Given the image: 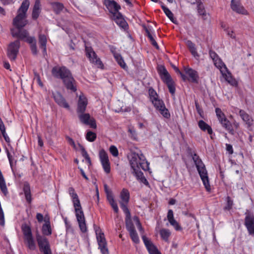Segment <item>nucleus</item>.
Returning a JSON list of instances; mask_svg holds the SVG:
<instances>
[{"mask_svg":"<svg viewBox=\"0 0 254 254\" xmlns=\"http://www.w3.org/2000/svg\"><path fill=\"white\" fill-rule=\"evenodd\" d=\"M239 115L244 121L246 122L247 123H249L250 116L245 111L240 110Z\"/></svg>","mask_w":254,"mask_h":254,"instance_id":"09e8293b","label":"nucleus"},{"mask_svg":"<svg viewBox=\"0 0 254 254\" xmlns=\"http://www.w3.org/2000/svg\"><path fill=\"white\" fill-rule=\"evenodd\" d=\"M192 160L197 168V170L202 181L203 184L207 191H210L211 187L209 183V180L208 176L207 171L205 168V165L202 162L201 159L196 154H191Z\"/></svg>","mask_w":254,"mask_h":254,"instance_id":"f03ea898","label":"nucleus"},{"mask_svg":"<svg viewBox=\"0 0 254 254\" xmlns=\"http://www.w3.org/2000/svg\"><path fill=\"white\" fill-rule=\"evenodd\" d=\"M209 55L210 58L212 60L214 64L220 70V72H223L224 70H226V65L215 51L210 50L209 51Z\"/></svg>","mask_w":254,"mask_h":254,"instance_id":"9b49d317","label":"nucleus"},{"mask_svg":"<svg viewBox=\"0 0 254 254\" xmlns=\"http://www.w3.org/2000/svg\"><path fill=\"white\" fill-rule=\"evenodd\" d=\"M36 239L40 252L43 254H52L50 243L45 236L41 235L37 232L36 234Z\"/></svg>","mask_w":254,"mask_h":254,"instance_id":"20e7f679","label":"nucleus"},{"mask_svg":"<svg viewBox=\"0 0 254 254\" xmlns=\"http://www.w3.org/2000/svg\"><path fill=\"white\" fill-rule=\"evenodd\" d=\"M96 238L98 244V248L100 250L102 254H109V250L107 247V243L103 233L99 232L97 233L96 231Z\"/></svg>","mask_w":254,"mask_h":254,"instance_id":"1a4fd4ad","label":"nucleus"},{"mask_svg":"<svg viewBox=\"0 0 254 254\" xmlns=\"http://www.w3.org/2000/svg\"><path fill=\"white\" fill-rule=\"evenodd\" d=\"M186 44L189 50L195 47V44L190 40H187V41L186 42Z\"/></svg>","mask_w":254,"mask_h":254,"instance_id":"0e129e2a","label":"nucleus"},{"mask_svg":"<svg viewBox=\"0 0 254 254\" xmlns=\"http://www.w3.org/2000/svg\"><path fill=\"white\" fill-rule=\"evenodd\" d=\"M226 70H224L223 72H221V73H222L223 76L225 78V80L229 83H231L232 84H233L232 83L233 78L231 76V74L229 71L227 67H226Z\"/></svg>","mask_w":254,"mask_h":254,"instance_id":"c03bdc74","label":"nucleus"},{"mask_svg":"<svg viewBox=\"0 0 254 254\" xmlns=\"http://www.w3.org/2000/svg\"><path fill=\"white\" fill-rule=\"evenodd\" d=\"M85 53L86 57L91 63L97 66L98 67L103 68V64L100 59L97 57V54L94 51L92 47L86 46L85 47Z\"/></svg>","mask_w":254,"mask_h":254,"instance_id":"0eeeda50","label":"nucleus"},{"mask_svg":"<svg viewBox=\"0 0 254 254\" xmlns=\"http://www.w3.org/2000/svg\"><path fill=\"white\" fill-rule=\"evenodd\" d=\"M131 216L128 218L126 215V227L129 233L135 230L134 225L130 219Z\"/></svg>","mask_w":254,"mask_h":254,"instance_id":"ea45409f","label":"nucleus"},{"mask_svg":"<svg viewBox=\"0 0 254 254\" xmlns=\"http://www.w3.org/2000/svg\"><path fill=\"white\" fill-rule=\"evenodd\" d=\"M224 31L226 32L228 36L230 37L231 38L233 39H236V36L234 34L233 31L230 30L229 28H225L224 29Z\"/></svg>","mask_w":254,"mask_h":254,"instance_id":"bf43d9fd","label":"nucleus"},{"mask_svg":"<svg viewBox=\"0 0 254 254\" xmlns=\"http://www.w3.org/2000/svg\"><path fill=\"white\" fill-rule=\"evenodd\" d=\"M53 98L55 102L60 107L65 108L67 110H70V106L66 100L59 92L53 93Z\"/></svg>","mask_w":254,"mask_h":254,"instance_id":"f3484780","label":"nucleus"},{"mask_svg":"<svg viewBox=\"0 0 254 254\" xmlns=\"http://www.w3.org/2000/svg\"><path fill=\"white\" fill-rule=\"evenodd\" d=\"M114 57L116 59V61L118 63V64L122 67L123 69H126L127 68L123 57L119 54H114Z\"/></svg>","mask_w":254,"mask_h":254,"instance_id":"4c0bfd02","label":"nucleus"},{"mask_svg":"<svg viewBox=\"0 0 254 254\" xmlns=\"http://www.w3.org/2000/svg\"><path fill=\"white\" fill-rule=\"evenodd\" d=\"M20 41L18 40L11 42L8 46L7 56L11 61H14L19 52Z\"/></svg>","mask_w":254,"mask_h":254,"instance_id":"6e6552de","label":"nucleus"},{"mask_svg":"<svg viewBox=\"0 0 254 254\" xmlns=\"http://www.w3.org/2000/svg\"><path fill=\"white\" fill-rule=\"evenodd\" d=\"M245 226L250 235H254V215L251 213H246Z\"/></svg>","mask_w":254,"mask_h":254,"instance_id":"ddd939ff","label":"nucleus"},{"mask_svg":"<svg viewBox=\"0 0 254 254\" xmlns=\"http://www.w3.org/2000/svg\"><path fill=\"white\" fill-rule=\"evenodd\" d=\"M145 31L146 34V36L149 38L150 42H151L152 45L153 46H154L156 49H158L159 46H158L157 43L156 42V41H155V40L154 39V37L152 35V34L150 31V29H149L147 27H145Z\"/></svg>","mask_w":254,"mask_h":254,"instance_id":"e433bc0d","label":"nucleus"},{"mask_svg":"<svg viewBox=\"0 0 254 254\" xmlns=\"http://www.w3.org/2000/svg\"><path fill=\"white\" fill-rule=\"evenodd\" d=\"M99 157L101 162L109 160L108 154L104 149H102L100 151Z\"/></svg>","mask_w":254,"mask_h":254,"instance_id":"603ef678","label":"nucleus"},{"mask_svg":"<svg viewBox=\"0 0 254 254\" xmlns=\"http://www.w3.org/2000/svg\"><path fill=\"white\" fill-rule=\"evenodd\" d=\"M184 69L185 73L189 76L191 82L198 83L199 76L196 70L189 66H185Z\"/></svg>","mask_w":254,"mask_h":254,"instance_id":"aec40b11","label":"nucleus"},{"mask_svg":"<svg viewBox=\"0 0 254 254\" xmlns=\"http://www.w3.org/2000/svg\"><path fill=\"white\" fill-rule=\"evenodd\" d=\"M164 83H165L170 93L171 94L172 96L175 95V91H176V88L175 86V84L174 81H173V79L172 78H170L168 80H166L164 81H163Z\"/></svg>","mask_w":254,"mask_h":254,"instance_id":"72a5a7b5","label":"nucleus"},{"mask_svg":"<svg viewBox=\"0 0 254 254\" xmlns=\"http://www.w3.org/2000/svg\"><path fill=\"white\" fill-rule=\"evenodd\" d=\"M163 117L166 119H169L171 117L169 110L166 108L165 105L162 108L158 110Z\"/></svg>","mask_w":254,"mask_h":254,"instance_id":"49530a36","label":"nucleus"},{"mask_svg":"<svg viewBox=\"0 0 254 254\" xmlns=\"http://www.w3.org/2000/svg\"><path fill=\"white\" fill-rule=\"evenodd\" d=\"M36 219L39 222H42L43 220V214L40 213H37L36 214Z\"/></svg>","mask_w":254,"mask_h":254,"instance_id":"774afa93","label":"nucleus"},{"mask_svg":"<svg viewBox=\"0 0 254 254\" xmlns=\"http://www.w3.org/2000/svg\"><path fill=\"white\" fill-rule=\"evenodd\" d=\"M170 224L174 227V228L176 231L182 230V227L179 225V224L177 222L176 220H174L173 222L170 223Z\"/></svg>","mask_w":254,"mask_h":254,"instance_id":"13d9d810","label":"nucleus"},{"mask_svg":"<svg viewBox=\"0 0 254 254\" xmlns=\"http://www.w3.org/2000/svg\"><path fill=\"white\" fill-rule=\"evenodd\" d=\"M78 145L81 150V153L82 156L85 158V159L86 160L87 162L89 164V165H91V161L90 158L87 152L85 150V148L82 145H81L80 144H79Z\"/></svg>","mask_w":254,"mask_h":254,"instance_id":"79ce46f5","label":"nucleus"},{"mask_svg":"<svg viewBox=\"0 0 254 254\" xmlns=\"http://www.w3.org/2000/svg\"><path fill=\"white\" fill-rule=\"evenodd\" d=\"M154 107L157 110H159L160 109L162 108L163 106L165 105L163 102V101L159 98H157L155 99H154L152 101H151Z\"/></svg>","mask_w":254,"mask_h":254,"instance_id":"58836bf2","label":"nucleus"},{"mask_svg":"<svg viewBox=\"0 0 254 254\" xmlns=\"http://www.w3.org/2000/svg\"><path fill=\"white\" fill-rule=\"evenodd\" d=\"M30 4L29 0H24L17 11V15L13 19V24L17 28H22L27 23L26 14Z\"/></svg>","mask_w":254,"mask_h":254,"instance_id":"7ed1b4c3","label":"nucleus"},{"mask_svg":"<svg viewBox=\"0 0 254 254\" xmlns=\"http://www.w3.org/2000/svg\"><path fill=\"white\" fill-rule=\"evenodd\" d=\"M129 197V191L127 189H123L120 193L121 200L120 201V205L123 212L128 218L130 217V212L127 207Z\"/></svg>","mask_w":254,"mask_h":254,"instance_id":"39448f33","label":"nucleus"},{"mask_svg":"<svg viewBox=\"0 0 254 254\" xmlns=\"http://www.w3.org/2000/svg\"><path fill=\"white\" fill-rule=\"evenodd\" d=\"M167 219L170 223L175 220L174 218L173 211L172 209H169L168 211Z\"/></svg>","mask_w":254,"mask_h":254,"instance_id":"4d7b16f0","label":"nucleus"},{"mask_svg":"<svg viewBox=\"0 0 254 254\" xmlns=\"http://www.w3.org/2000/svg\"><path fill=\"white\" fill-rule=\"evenodd\" d=\"M87 105V99L82 96H80L77 103V113L78 114L85 112Z\"/></svg>","mask_w":254,"mask_h":254,"instance_id":"5701e85b","label":"nucleus"},{"mask_svg":"<svg viewBox=\"0 0 254 254\" xmlns=\"http://www.w3.org/2000/svg\"><path fill=\"white\" fill-rule=\"evenodd\" d=\"M42 232L44 236H50L52 234V231L50 222L48 221L44 224L42 227Z\"/></svg>","mask_w":254,"mask_h":254,"instance_id":"2f4dec72","label":"nucleus"},{"mask_svg":"<svg viewBox=\"0 0 254 254\" xmlns=\"http://www.w3.org/2000/svg\"><path fill=\"white\" fill-rule=\"evenodd\" d=\"M40 0H35L32 12V18L36 20L39 17L41 12Z\"/></svg>","mask_w":254,"mask_h":254,"instance_id":"393cba45","label":"nucleus"},{"mask_svg":"<svg viewBox=\"0 0 254 254\" xmlns=\"http://www.w3.org/2000/svg\"><path fill=\"white\" fill-rule=\"evenodd\" d=\"M96 134L91 131H89L87 132L86 135V139L90 142L94 141L96 138Z\"/></svg>","mask_w":254,"mask_h":254,"instance_id":"8fccbe9b","label":"nucleus"},{"mask_svg":"<svg viewBox=\"0 0 254 254\" xmlns=\"http://www.w3.org/2000/svg\"><path fill=\"white\" fill-rule=\"evenodd\" d=\"M113 19L116 23L121 28L124 30L128 29V24L125 20L121 12H118L117 14L113 15Z\"/></svg>","mask_w":254,"mask_h":254,"instance_id":"6ab92c4d","label":"nucleus"},{"mask_svg":"<svg viewBox=\"0 0 254 254\" xmlns=\"http://www.w3.org/2000/svg\"><path fill=\"white\" fill-rule=\"evenodd\" d=\"M0 225L3 226L4 225V214L2 208L0 207Z\"/></svg>","mask_w":254,"mask_h":254,"instance_id":"052dcab7","label":"nucleus"},{"mask_svg":"<svg viewBox=\"0 0 254 254\" xmlns=\"http://www.w3.org/2000/svg\"><path fill=\"white\" fill-rule=\"evenodd\" d=\"M226 149L227 151L230 154H232L234 152L232 145L230 144H226Z\"/></svg>","mask_w":254,"mask_h":254,"instance_id":"680f3d73","label":"nucleus"},{"mask_svg":"<svg viewBox=\"0 0 254 254\" xmlns=\"http://www.w3.org/2000/svg\"><path fill=\"white\" fill-rule=\"evenodd\" d=\"M62 81L67 90L73 92H75L77 90L76 82L71 73L68 75V77L65 78Z\"/></svg>","mask_w":254,"mask_h":254,"instance_id":"dca6fc26","label":"nucleus"},{"mask_svg":"<svg viewBox=\"0 0 254 254\" xmlns=\"http://www.w3.org/2000/svg\"><path fill=\"white\" fill-rule=\"evenodd\" d=\"M68 193L72 198L73 206L75 210H76V209L81 208L82 207L80 204V200L77 193L75 191L74 188L72 187L69 188Z\"/></svg>","mask_w":254,"mask_h":254,"instance_id":"4be33fe9","label":"nucleus"},{"mask_svg":"<svg viewBox=\"0 0 254 254\" xmlns=\"http://www.w3.org/2000/svg\"><path fill=\"white\" fill-rule=\"evenodd\" d=\"M227 203L226 206L224 207V209L225 210H230L232 208L233 205V201L231 199V197L228 196L226 198Z\"/></svg>","mask_w":254,"mask_h":254,"instance_id":"5fc2aeb1","label":"nucleus"},{"mask_svg":"<svg viewBox=\"0 0 254 254\" xmlns=\"http://www.w3.org/2000/svg\"><path fill=\"white\" fill-rule=\"evenodd\" d=\"M21 230L24 238L32 236L31 228L29 225L26 223L22 224L21 226Z\"/></svg>","mask_w":254,"mask_h":254,"instance_id":"473e14b6","label":"nucleus"},{"mask_svg":"<svg viewBox=\"0 0 254 254\" xmlns=\"http://www.w3.org/2000/svg\"><path fill=\"white\" fill-rule=\"evenodd\" d=\"M47 40L46 36L44 34H40L39 35V43L40 48L42 49L44 55L47 54Z\"/></svg>","mask_w":254,"mask_h":254,"instance_id":"c756f323","label":"nucleus"},{"mask_svg":"<svg viewBox=\"0 0 254 254\" xmlns=\"http://www.w3.org/2000/svg\"><path fill=\"white\" fill-rule=\"evenodd\" d=\"M157 71L163 81L172 78L165 67L163 65L159 66L157 68Z\"/></svg>","mask_w":254,"mask_h":254,"instance_id":"a878e982","label":"nucleus"},{"mask_svg":"<svg viewBox=\"0 0 254 254\" xmlns=\"http://www.w3.org/2000/svg\"><path fill=\"white\" fill-rule=\"evenodd\" d=\"M231 8L233 11L238 14L245 15L248 14V11L242 5L239 0H231Z\"/></svg>","mask_w":254,"mask_h":254,"instance_id":"2eb2a0df","label":"nucleus"},{"mask_svg":"<svg viewBox=\"0 0 254 254\" xmlns=\"http://www.w3.org/2000/svg\"><path fill=\"white\" fill-rule=\"evenodd\" d=\"M53 10L55 13L59 14L64 8V5L62 3L59 2H52L51 3Z\"/></svg>","mask_w":254,"mask_h":254,"instance_id":"7c9ffc66","label":"nucleus"},{"mask_svg":"<svg viewBox=\"0 0 254 254\" xmlns=\"http://www.w3.org/2000/svg\"><path fill=\"white\" fill-rule=\"evenodd\" d=\"M103 4L113 16L119 12V11L121 8V6L114 0H104Z\"/></svg>","mask_w":254,"mask_h":254,"instance_id":"4468645a","label":"nucleus"},{"mask_svg":"<svg viewBox=\"0 0 254 254\" xmlns=\"http://www.w3.org/2000/svg\"><path fill=\"white\" fill-rule=\"evenodd\" d=\"M190 51L194 57L196 58L199 57L198 54L197 53L196 47L190 50Z\"/></svg>","mask_w":254,"mask_h":254,"instance_id":"338daca9","label":"nucleus"},{"mask_svg":"<svg viewBox=\"0 0 254 254\" xmlns=\"http://www.w3.org/2000/svg\"><path fill=\"white\" fill-rule=\"evenodd\" d=\"M162 9L166 16L174 23H176V20L174 17V14L172 11L166 6H162Z\"/></svg>","mask_w":254,"mask_h":254,"instance_id":"a19ab883","label":"nucleus"},{"mask_svg":"<svg viewBox=\"0 0 254 254\" xmlns=\"http://www.w3.org/2000/svg\"><path fill=\"white\" fill-rule=\"evenodd\" d=\"M219 123L221 124L222 127L227 130L229 133L232 135H234L235 131L232 125L227 118H224L223 120H222V121H220Z\"/></svg>","mask_w":254,"mask_h":254,"instance_id":"bb28decb","label":"nucleus"},{"mask_svg":"<svg viewBox=\"0 0 254 254\" xmlns=\"http://www.w3.org/2000/svg\"><path fill=\"white\" fill-rule=\"evenodd\" d=\"M109 150L112 155L114 157H117L119 155V151L117 148L114 145H111Z\"/></svg>","mask_w":254,"mask_h":254,"instance_id":"6e6d98bb","label":"nucleus"},{"mask_svg":"<svg viewBox=\"0 0 254 254\" xmlns=\"http://www.w3.org/2000/svg\"><path fill=\"white\" fill-rule=\"evenodd\" d=\"M23 193L25 195V199L28 204H31L32 202V198L29 184L26 182L24 183L22 188Z\"/></svg>","mask_w":254,"mask_h":254,"instance_id":"b1692460","label":"nucleus"},{"mask_svg":"<svg viewBox=\"0 0 254 254\" xmlns=\"http://www.w3.org/2000/svg\"><path fill=\"white\" fill-rule=\"evenodd\" d=\"M104 171L107 173L109 174L111 171L110 164L109 160L106 161L105 162H101Z\"/></svg>","mask_w":254,"mask_h":254,"instance_id":"864d4df0","label":"nucleus"},{"mask_svg":"<svg viewBox=\"0 0 254 254\" xmlns=\"http://www.w3.org/2000/svg\"><path fill=\"white\" fill-rule=\"evenodd\" d=\"M52 75L56 78L61 79L62 80L71 73L66 67L64 66L57 65L53 67L51 70Z\"/></svg>","mask_w":254,"mask_h":254,"instance_id":"423d86ee","label":"nucleus"},{"mask_svg":"<svg viewBox=\"0 0 254 254\" xmlns=\"http://www.w3.org/2000/svg\"><path fill=\"white\" fill-rule=\"evenodd\" d=\"M78 118L82 123L89 125L92 128H96V121L93 118H91L89 114L84 113L79 114Z\"/></svg>","mask_w":254,"mask_h":254,"instance_id":"f8f14e48","label":"nucleus"},{"mask_svg":"<svg viewBox=\"0 0 254 254\" xmlns=\"http://www.w3.org/2000/svg\"><path fill=\"white\" fill-rule=\"evenodd\" d=\"M141 238L149 254H160V252L157 247L149 239L147 238L145 235H142Z\"/></svg>","mask_w":254,"mask_h":254,"instance_id":"a211bd4d","label":"nucleus"},{"mask_svg":"<svg viewBox=\"0 0 254 254\" xmlns=\"http://www.w3.org/2000/svg\"><path fill=\"white\" fill-rule=\"evenodd\" d=\"M197 9L198 14L202 16H206V11L202 2L199 0L197 1Z\"/></svg>","mask_w":254,"mask_h":254,"instance_id":"37998d69","label":"nucleus"},{"mask_svg":"<svg viewBox=\"0 0 254 254\" xmlns=\"http://www.w3.org/2000/svg\"><path fill=\"white\" fill-rule=\"evenodd\" d=\"M215 113L219 122L222 121V120H223L224 118H226L224 113L219 108H215Z\"/></svg>","mask_w":254,"mask_h":254,"instance_id":"de8ad7c7","label":"nucleus"},{"mask_svg":"<svg viewBox=\"0 0 254 254\" xmlns=\"http://www.w3.org/2000/svg\"><path fill=\"white\" fill-rule=\"evenodd\" d=\"M136 226L138 229V230L142 233H144V230L143 228L142 227L141 224L138 218L136 217Z\"/></svg>","mask_w":254,"mask_h":254,"instance_id":"e2e57ef3","label":"nucleus"},{"mask_svg":"<svg viewBox=\"0 0 254 254\" xmlns=\"http://www.w3.org/2000/svg\"><path fill=\"white\" fill-rule=\"evenodd\" d=\"M148 94L150 101L158 98V95L156 91L152 87H150L148 89Z\"/></svg>","mask_w":254,"mask_h":254,"instance_id":"a18cd8bd","label":"nucleus"},{"mask_svg":"<svg viewBox=\"0 0 254 254\" xmlns=\"http://www.w3.org/2000/svg\"><path fill=\"white\" fill-rule=\"evenodd\" d=\"M11 33L13 37L17 38L21 40H25L28 38L29 37L28 36V32L26 30L22 29V28L19 29H12L11 30Z\"/></svg>","mask_w":254,"mask_h":254,"instance_id":"412c9836","label":"nucleus"},{"mask_svg":"<svg viewBox=\"0 0 254 254\" xmlns=\"http://www.w3.org/2000/svg\"><path fill=\"white\" fill-rule=\"evenodd\" d=\"M129 233L132 241L135 244H138L139 243V239L136 230L130 232Z\"/></svg>","mask_w":254,"mask_h":254,"instance_id":"3c124183","label":"nucleus"},{"mask_svg":"<svg viewBox=\"0 0 254 254\" xmlns=\"http://www.w3.org/2000/svg\"><path fill=\"white\" fill-rule=\"evenodd\" d=\"M25 41L30 45V49L32 54L36 56L38 54V50L36 46V40L35 37H28Z\"/></svg>","mask_w":254,"mask_h":254,"instance_id":"cd10ccee","label":"nucleus"},{"mask_svg":"<svg viewBox=\"0 0 254 254\" xmlns=\"http://www.w3.org/2000/svg\"><path fill=\"white\" fill-rule=\"evenodd\" d=\"M65 138L67 140L68 143L70 145H71L73 147H75V144L74 141L73 139H72L71 137H70L68 136H66Z\"/></svg>","mask_w":254,"mask_h":254,"instance_id":"69168bd1","label":"nucleus"},{"mask_svg":"<svg viewBox=\"0 0 254 254\" xmlns=\"http://www.w3.org/2000/svg\"><path fill=\"white\" fill-rule=\"evenodd\" d=\"M75 212L80 231L83 233H86L87 231V228L85 222V218L82 208L76 209Z\"/></svg>","mask_w":254,"mask_h":254,"instance_id":"9d476101","label":"nucleus"},{"mask_svg":"<svg viewBox=\"0 0 254 254\" xmlns=\"http://www.w3.org/2000/svg\"><path fill=\"white\" fill-rule=\"evenodd\" d=\"M24 240L25 241L26 245L29 249L32 251H34L36 249V244L33 236L24 238Z\"/></svg>","mask_w":254,"mask_h":254,"instance_id":"f704fd0d","label":"nucleus"},{"mask_svg":"<svg viewBox=\"0 0 254 254\" xmlns=\"http://www.w3.org/2000/svg\"><path fill=\"white\" fill-rule=\"evenodd\" d=\"M131 168L133 170L132 173L136 177L137 180L148 186L149 184L143 175V173L139 170L140 168L144 171L149 169V164L146 160L144 155L133 152L131 154V158L130 160Z\"/></svg>","mask_w":254,"mask_h":254,"instance_id":"f257e3e1","label":"nucleus"},{"mask_svg":"<svg viewBox=\"0 0 254 254\" xmlns=\"http://www.w3.org/2000/svg\"><path fill=\"white\" fill-rule=\"evenodd\" d=\"M199 128L204 132H207L208 134L211 135L213 133L212 129L208 124L203 120H199L198 122Z\"/></svg>","mask_w":254,"mask_h":254,"instance_id":"c85d7f7f","label":"nucleus"},{"mask_svg":"<svg viewBox=\"0 0 254 254\" xmlns=\"http://www.w3.org/2000/svg\"><path fill=\"white\" fill-rule=\"evenodd\" d=\"M160 235L161 239L165 242L169 241V238L171 236V232L169 229L163 228L160 230Z\"/></svg>","mask_w":254,"mask_h":254,"instance_id":"c9c22d12","label":"nucleus"}]
</instances>
